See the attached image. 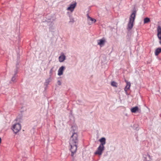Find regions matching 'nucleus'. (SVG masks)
Listing matches in <instances>:
<instances>
[{
	"instance_id": "nucleus-1",
	"label": "nucleus",
	"mask_w": 161,
	"mask_h": 161,
	"mask_svg": "<svg viewBox=\"0 0 161 161\" xmlns=\"http://www.w3.org/2000/svg\"><path fill=\"white\" fill-rule=\"evenodd\" d=\"M71 132L72 135L70 139L69 144L71 147L70 150L71 153V155L73 156L77 149L76 143L78 142V136L77 133L74 132L73 131H72Z\"/></svg>"
},
{
	"instance_id": "nucleus-2",
	"label": "nucleus",
	"mask_w": 161,
	"mask_h": 161,
	"mask_svg": "<svg viewBox=\"0 0 161 161\" xmlns=\"http://www.w3.org/2000/svg\"><path fill=\"white\" fill-rule=\"evenodd\" d=\"M21 125L19 123H17L14 125L13 127V130L15 133H17L21 129Z\"/></svg>"
},
{
	"instance_id": "nucleus-3",
	"label": "nucleus",
	"mask_w": 161,
	"mask_h": 161,
	"mask_svg": "<svg viewBox=\"0 0 161 161\" xmlns=\"http://www.w3.org/2000/svg\"><path fill=\"white\" fill-rule=\"evenodd\" d=\"M104 146L99 145L97 148V150L95 152V154H98L99 155H101L104 150Z\"/></svg>"
},
{
	"instance_id": "nucleus-4",
	"label": "nucleus",
	"mask_w": 161,
	"mask_h": 161,
	"mask_svg": "<svg viewBox=\"0 0 161 161\" xmlns=\"http://www.w3.org/2000/svg\"><path fill=\"white\" fill-rule=\"evenodd\" d=\"M76 5V3L75 2L73 4H70L67 8V10L70 11L71 12H72L74 11Z\"/></svg>"
},
{
	"instance_id": "nucleus-5",
	"label": "nucleus",
	"mask_w": 161,
	"mask_h": 161,
	"mask_svg": "<svg viewBox=\"0 0 161 161\" xmlns=\"http://www.w3.org/2000/svg\"><path fill=\"white\" fill-rule=\"evenodd\" d=\"M157 36L159 40V43L161 44V27L160 26H158L157 29Z\"/></svg>"
},
{
	"instance_id": "nucleus-6",
	"label": "nucleus",
	"mask_w": 161,
	"mask_h": 161,
	"mask_svg": "<svg viewBox=\"0 0 161 161\" xmlns=\"http://www.w3.org/2000/svg\"><path fill=\"white\" fill-rule=\"evenodd\" d=\"M65 69V67L62 66L59 68L58 70V75L59 76H60L63 75V72Z\"/></svg>"
},
{
	"instance_id": "nucleus-7",
	"label": "nucleus",
	"mask_w": 161,
	"mask_h": 161,
	"mask_svg": "<svg viewBox=\"0 0 161 161\" xmlns=\"http://www.w3.org/2000/svg\"><path fill=\"white\" fill-rule=\"evenodd\" d=\"M136 11L135 10L133 11L132 14L130 16L129 20L134 22L136 17Z\"/></svg>"
},
{
	"instance_id": "nucleus-8",
	"label": "nucleus",
	"mask_w": 161,
	"mask_h": 161,
	"mask_svg": "<svg viewBox=\"0 0 161 161\" xmlns=\"http://www.w3.org/2000/svg\"><path fill=\"white\" fill-rule=\"evenodd\" d=\"M58 59L59 62H63L66 59V56L63 53H62L59 56Z\"/></svg>"
},
{
	"instance_id": "nucleus-9",
	"label": "nucleus",
	"mask_w": 161,
	"mask_h": 161,
	"mask_svg": "<svg viewBox=\"0 0 161 161\" xmlns=\"http://www.w3.org/2000/svg\"><path fill=\"white\" fill-rule=\"evenodd\" d=\"M105 42V40L103 39L98 40L97 41V44L99 45L100 47H102L103 46Z\"/></svg>"
},
{
	"instance_id": "nucleus-10",
	"label": "nucleus",
	"mask_w": 161,
	"mask_h": 161,
	"mask_svg": "<svg viewBox=\"0 0 161 161\" xmlns=\"http://www.w3.org/2000/svg\"><path fill=\"white\" fill-rule=\"evenodd\" d=\"M125 81L126 83V85L125 88V92H127L130 89L131 84L130 82L126 80H125Z\"/></svg>"
},
{
	"instance_id": "nucleus-11",
	"label": "nucleus",
	"mask_w": 161,
	"mask_h": 161,
	"mask_svg": "<svg viewBox=\"0 0 161 161\" xmlns=\"http://www.w3.org/2000/svg\"><path fill=\"white\" fill-rule=\"evenodd\" d=\"M106 139L104 137H102L99 140V141L101 142V144L100 145L101 146H103V145L105 144Z\"/></svg>"
},
{
	"instance_id": "nucleus-12",
	"label": "nucleus",
	"mask_w": 161,
	"mask_h": 161,
	"mask_svg": "<svg viewBox=\"0 0 161 161\" xmlns=\"http://www.w3.org/2000/svg\"><path fill=\"white\" fill-rule=\"evenodd\" d=\"M130 110L132 113H135L138 111L139 108L137 106H136L131 108Z\"/></svg>"
},
{
	"instance_id": "nucleus-13",
	"label": "nucleus",
	"mask_w": 161,
	"mask_h": 161,
	"mask_svg": "<svg viewBox=\"0 0 161 161\" xmlns=\"http://www.w3.org/2000/svg\"><path fill=\"white\" fill-rule=\"evenodd\" d=\"M133 22H132V21H130L129 20V23L128 25V28L130 29H131L133 27Z\"/></svg>"
},
{
	"instance_id": "nucleus-14",
	"label": "nucleus",
	"mask_w": 161,
	"mask_h": 161,
	"mask_svg": "<svg viewBox=\"0 0 161 161\" xmlns=\"http://www.w3.org/2000/svg\"><path fill=\"white\" fill-rule=\"evenodd\" d=\"M161 52V48H158L156 49L155 51V55L156 56H158L159 54Z\"/></svg>"
},
{
	"instance_id": "nucleus-15",
	"label": "nucleus",
	"mask_w": 161,
	"mask_h": 161,
	"mask_svg": "<svg viewBox=\"0 0 161 161\" xmlns=\"http://www.w3.org/2000/svg\"><path fill=\"white\" fill-rule=\"evenodd\" d=\"M52 81V79L51 77H50L48 78L46 80L45 82V85L47 86L49 83Z\"/></svg>"
},
{
	"instance_id": "nucleus-16",
	"label": "nucleus",
	"mask_w": 161,
	"mask_h": 161,
	"mask_svg": "<svg viewBox=\"0 0 161 161\" xmlns=\"http://www.w3.org/2000/svg\"><path fill=\"white\" fill-rule=\"evenodd\" d=\"M88 19L89 21H91V23H95L96 21V19L91 18L89 16L88 17Z\"/></svg>"
},
{
	"instance_id": "nucleus-17",
	"label": "nucleus",
	"mask_w": 161,
	"mask_h": 161,
	"mask_svg": "<svg viewBox=\"0 0 161 161\" xmlns=\"http://www.w3.org/2000/svg\"><path fill=\"white\" fill-rule=\"evenodd\" d=\"M150 21V19L147 17L145 18L144 19V24L147 23Z\"/></svg>"
},
{
	"instance_id": "nucleus-18",
	"label": "nucleus",
	"mask_w": 161,
	"mask_h": 161,
	"mask_svg": "<svg viewBox=\"0 0 161 161\" xmlns=\"http://www.w3.org/2000/svg\"><path fill=\"white\" fill-rule=\"evenodd\" d=\"M111 86H113L117 87L118 86V84L116 82L114 81H112L111 82Z\"/></svg>"
},
{
	"instance_id": "nucleus-19",
	"label": "nucleus",
	"mask_w": 161,
	"mask_h": 161,
	"mask_svg": "<svg viewBox=\"0 0 161 161\" xmlns=\"http://www.w3.org/2000/svg\"><path fill=\"white\" fill-rule=\"evenodd\" d=\"M53 68L51 69L50 70L49 74H50V77H51V76L52 75V74H53Z\"/></svg>"
},
{
	"instance_id": "nucleus-20",
	"label": "nucleus",
	"mask_w": 161,
	"mask_h": 161,
	"mask_svg": "<svg viewBox=\"0 0 161 161\" xmlns=\"http://www.w3.org/2000/svg\"><path fill=\"white\" fill-rule=\"evenodd\" d=\"M74 22V19L73 18H71L70 19V20L69 21L70 22H72V23H73Z\"/></svg>"
},
{
	"instance_id": "nucleus-21",
	"label": "nucleus",
	"mask_w": 161,
	"mask_h": 161,
	"mask_svg": "<svg viewBox=\"0 0 161 161\" xmlns=\"http://www.w3.org/2000/svg\"><path fill=\"white\" fill-rule=\"evenodd\" d=\"M15 79H16V78H15V77L14 76H13L12 78V81H15Z\"/></svg>"
},
{
	"instance_id": "nucleus-22",
	"label": "nucleus",
	"mask_w": 161,
	"mask_h": 161,
	"mask_svg": "<svg viewBox=\"0 0 161 161\" xmlns=\"http://www.w3.org/2000/svg\"><path fill=\"white\" fill-rule=\"evenodd\" d=\"M57 84L58 85H61V83L60 80H58L57 81Z\"/></svg>"
},
{
	"instance_id": "nucleus-23",
	"label": "nucleus",
	"mask_w": 161,
	"mask_h": 161,
	"mask_svg": "<svg viewBox=\"0 0 161 161\" xmlns=\"http://www.w3.org/2000/svg\"><path fill=\"white\" fill-rule=\"evenodd\" d=\"M147 156H148V157H149V158L150 159L151 158H150V155L149 154H147Z\"/></svg>"
},
{
	"instance_id": "nucleus-24",
	"label": "nucleus",
	"mask_w": 161,
	"mask_h": 161,
	"mask_svg": "<svg viewBox=\"0 0 161 161\" xmlns=\"http://www.w3.org/2000/svg\"><path fill=\"white\" fill-rule=\"evenodd\" d=\"M17 72H15V75L16 74H17Z\"/></svg>"
}]
</instances>
